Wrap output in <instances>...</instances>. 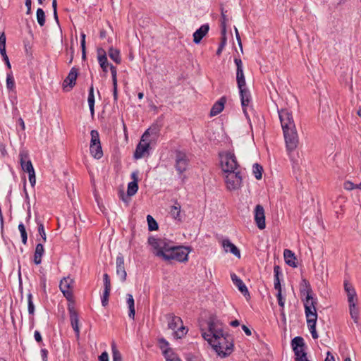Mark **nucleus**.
Here are the masks:
<instances>
[{
    "label": "nucleus",
    "instance_id": "f257e3e1",
    "mask_svg": "<svg viewBox=\"0 0 361 361\" xmlns=\"http://www.w3.org/2000/svg\"><path fill=\"white\" fill-rule=\"evenodd\" d=\"M305 283V288L300 290L302 295L305 296L303 300L305 313L307 319L317 318V313L316 310V305L317 304V298H314L312 295V290L310 283L303 280Z\"/></svg>",
    "mask_w": 361,
    "mask_h": 361
},
{
    "label": "nucleus",
    "instance_id": "f03ea898",
    "mask_svg": "<svg viewBox=\"0 0 361 361\" xmlns=\"http://www.w3.org/2000/svg\"><path fill=\"white\" fill-rule=\"evenodd\" d=\"M159 129L157 127L149 128L144 133L140 142L136 147L134 153L135 159H141L144 157L145 153L148 152L151 142L157 139Z\"/></svg>",
    "mask_w": 361,
    "mask_h": 361
},
{
    "label": "nucleus",
    "instance_id": "7ed1b4c3",
    "mask_svg": "<svg viewBox=\"0 0 361 361\" xmlns=\"http://www.w3.org/2000/svg\"><path fill=\"white\" fill-rule=\"evenodd\" d=\"M148 243L153 247L154 254L159 257L163 258V259L166 254L169 252L173 245V242L168 239L156 238L154 237H149Z\"/></svg>",
    "mask_w": 361,
    "mask_h": 361
},
{
    "label": "nucleus",
    "instance_id": "20e7f679",
    "mask_svg": "<svg viewBox=\"0 0 361 361\" xmlns=\"http://www.w3.org/2000/svg\"><path fill=\"white\" fill-rule=\"evenodd\" d=\"M202 336L204 340L208 341V343L212 346V348L218 353L219 355L226 357L230 355L233 351V344L232 343H228L226 347H224L222 346V343L221 341H218V343L214 342L212 334H211L209 331V333L203 332Z\"/></svg>",
    "mask_w": 361,
    "mask_h": 361
},
{
    "label": "nucleus",
    "instance_id": "39448f33",
    "mask_svg": "<svg viewBox=\"0 0 361 361\" xmlns=\"http://www.w3.org/2000/svg\"><path fill=\"white\" fill-rule=\"evenodd\" d=\"M221 166L224 173L237 171L239 166L235 154L231 152L220 154Z\"/></svg>",
    "mask_w": 361,
    "mask_h": 361
},
{
    "label": "nucleus",
    "instance_id": "423d86ee",
    "mask_svg": "<svg viewBox=\"0 0 361 361\" xmlns=\"http://www.w3.org/2000/svg\"><path fill=\"white\" fill-rule=\"evenodd\" d=\"M188 250L184 246H175L173 245L169 252L166 254L164 260H176L180 262H187L188 260Z\"/></svg>",
    "mask_w": 361,
    "mask_h": 361
},
{
    "label": "nucleus",
    "instance_id": "0eeeda50",
    "mask_svg": "<svg viewBox=\"0 0 361 361\" xmlns=\"http://www.w3.org/2000/svg\"><path fill=\"white\" fill-rule=\"evenodd\" d=\"M291 345L295 356V361H310L305 351V342L300 336L295 337L291 341Z\"/></svg>",
    "mask_w": 361,
    "mask_h": 361
},
{
    "label": "nucleus",
    "instance_id": "6e6552de",
    "mask_svg": "<svg viewBox=\"0 0 361 361\" xmlns=\"http://www.w3.org/2000/svg\"><path fill=\"white\" fill-rule=\"evenodd\" d=\"M278 114L283 130L296 128L291 111L281 109H278Z\"/></svg>",
    "mask_w": 361,
    "mask_h": 361
},
{
    "label": "nucleus",
    "instance_id": "1a4fd4ad",
    "mask_svg": "<svg viewBox=\"0 0 361 361\" xmlns=\"http://www.w3.org/2000/svg\"><path fill=\"white\" fill-rule=\"evenodd\" d=\"M287 151L290 153L295 150L298 144L296 128L283 130Z\"/></svg>",
    "mask_w": 361,
    "mask_h": 361
},
{
    "label": "nucleus",
    "instance_id": "9d476101",
    "mask_svg": "<svg viewBox=\"0 0 361 361\" xmlns=\"http://www.w3.org/2000/svg\"><path fill=\"white\" fill-rule=\"evenodd\" d=\"M226 183L230 190H237L240 187L242 177L239 171L226 173Z\"/></svg>",
    "mask_w": 361,
    "mask_h": 361
},
{
    "label": "nucleus",
    "instance_id": "9b49d317",
    "mask_svg": "<svg viewBox=\"0 0 361 361\" xmlns=\"http://www.w3.org/2000/svg\"><path fill=\"white\" fill-rule=\"evenodd\" d=\"M73 283V279L69 277L63 278L60 281L59 288L63 295L66 298L67 300H71L73 298V292H72V284Z\"/></svg>",
    "mask_w": 361,
    "mask_h": 361
},
{
    "label": "nucleus",
    "instance_id": "f8f14e48",
    "mask_svg": "<svg viewBox=\"0 0 361 361\" xmlns=\"http://www.w3.org/2000/svg\"><path fill=\"white\" fill-rule=\"evenodd\" d=\"M188 159L186 154L180 151L176 152L175 167L178 173H182L186 171Z\"/></svg>",
    "mask_w": 361,
    "mask_h": 361
},
{
    "label": "nucleus",
    "instance_id": "ddd939ff",
    "mask_svg": "<svg viewBox=\"0 0 361 361\" xmlns=\"http://www.w3.org/2000/svg\"><path fill=\"white\" fill-rule=\"evenodd\" d=\"M255 221L259 229L262 230L266 227L264 209L261 204H257L255 207Z\"/></svg>",
    "mask_w": 361,
    "mask_h": 361
},
{
    "label": "nucleus",
    "instance_id": "4468645a",
    "mask_svg": "<svg viewBox=\"0 0 361 361\" xmlns=\"http://www.w3.org/2000/svg\"><path fill=\"white\" fill-rule=\"evenodd\" d=\"M116 274L122 282L126 281L127 273L124 267V257L121 253H119L116 257Z\"/></svg>",
    "mask_w": 361,
    "mask_h": 361
},
{
    "label": "nucleus",
    "instance_id": "2eb2a0df",
    "mask_svg": "<svg viewBox=\"0 0 361 361\" xmlns=\"http://www.w3.org/2000/svg\"><path fill=\"white\" fill-rule=\"evenodd\" d=\"M239 92L243 113L245 115V116L247 117L246 108L248 106L250 101V93L249 90L247 88H245V87H241V89H239Z\"/></svg>",
    "mask_w": 361,
    "mask_h": 361
},
{
    "label": "nucleus",
    "instance_id": "dca6fc26",
    "mask_svg": "<svg viewBox=\"0 0 361 361\" xmlns=\"http://www.w3.org/2000/svg\"><path fill=\"white\" fill-rule=\"evenodd\" d=\"M20 163L23 171L30 173L31 171H34V168L31 161L28 158V154L25 152H20Z\"/></svg>",
    "mask_w": 361,
    "mask_h": 361
},
{
    "label": "nucleus",
    "instance_id": "f3484780",
    "mask_svg": "<svg viewBox=\"0 0 361 361\" xmlns=\"http://www.w3.org/2000/svg\"><path fill=\"white\" fill-rule=\"evenodd\" d=\"M78 69L75 67H73L68 76L66 78V79L63 80V86L66 87L67 86L69 87L70 90L72 89L75 85L78 77Z\"/></svg>",
    "mask_w": 361,
    "mask_h": 361
},
{
    "label": "nucleus",
    "instance_id": "a211bd4d",
    "mask_svg": "<svg viewBox=\"0 0 361 361\" xmlns=\"http://www.w3.org/2000/svg\"><path fill=\"white\" fill-rule=\"evenodd\" d=\"M69 313H70V320L71 323V326L75 333V336L77 338H79L80 336V329H79V319L78 315L76 311L73 309H69Z\"/></svg>",
    "mask_w": 361,
    "mask_h": 361
},
{
    "label": "nucleus",
    "instance_id": "6ab92c4d",
    "mask_svg": "<svg viewBox=\"0 0 361 361\" xmlns=\"http://www.w3.org/2000/svg\"><path fill=\"white\" fill-rule=\"evenodd\" d=\"M209 30L208 24L202 25L199 29H197L193 34V42L195 44H199L202 38L207 34Z\"/></svg>",
    "mask_w": 361,
    "mask_h": 361
},
{
    "label": "nucleus",
    "instance_id": "aec40b11",
    "mask_svg": "<svg viewBox=\"0 0 361 361\" xmlns=\"http://www.w3.org/2000/svg\"><path fill=\"white\" fill-rule=\"evenodd\" d=\"M222 246L226 252H231L238 258L240 257V252L239 249L232 243L228 239H225L222 241Z\"/></svg>",
    "mask_w": 361,
    "mask_h": 361
},
{
    "label": "nucleus",
    "instance_id": "412c9836",
    "mask_svg": "<svg viewBox=\"0 0 361 361\" xmlns=\"http://www.w3.org/2000/svg\"><path fill=\"white\" fill-rule=\"evenodd\" d=\"M97 54H98V62L102 69V71L105 73L108 71L107 68L108 67L111 65L109 64L106 51L102 49L99 48L97 49Z\"/></svg>",
    "mask_w": 361,
    "mask_h": 361
},
{
    "label": "nucleus",
    "instance_id": "4be33fe9",
    "mask_svg": "<svg viewBox=\"0 0 361 361\" xmlns=\"http://www.w3.org/2000/svg\"><path fill=\"white\" fill-rule=\"evenodd\" d=\"M283 257L285 262L291 267L295 268L298 267L297 258L293 252L290 250L285 249L283 251Z\"/></svg>",
    "mask_w": 361,
    "mask_h": 361
},
{
    "label": "nucleus",
    "instance_id": "5701e85b",
    "mask_svg": "<svg viewBox=\"0 0 361 361\" xmlns=\"http://www.w3.org/2000/svg\"><path fill=\"white\" fill-rule=\"evenodd\" d=\"M231 279L234 285L238 287V290L242 293L244 296L249 295L248 290L243 283V281L237 276L235 274L231 275Z\"/></svg>",
    "mask_w": 361,
    "mask_h": 361
},
{
    "label": "nucleus",
    "instance_id": "b1692460",
    "mask_svg": "<svg viewBox=\"0 0 361 361\" xmlns=\"http://www.w3.org/2000/svg\"><path fill=\"white\" fill-rule=\"evenodd\" d=\"M344 289L347 293L348 302H357V294L353 286L347 281H344Z\"/></svg>",
    "mask_w": 361,
    "mask_h": 361
},
{
    "label": "nucleus",
    "instance_id": "393cba45",
    "mask_svg": "<svg viewBox=\"0 0 361 361\" xmlns=\"http://www.w3.org/2000/svg\"><path fill=\"white\" fill-rule=\"evenodd\" d=\"M226 102V99L224 97H221L219 100L216 102L211 109L210 116H215L220 114L224 108Z\"/></svg>",
    "mask_w": 361,
    "mask_h": 361
},
{
    "label": "nucleus",
    "instance_id": "a878e982",
    "mask_svg": "<svg viewBox=\"0 0 361 361\" xmlns=\"http://www.w3.org/2000/svg\"><path fill=\"white\" fill-rule=\"evenodd\" d=\"M110 71L112 76V82H113V95L114 100L116 102L118 100V84H117V71L116 68L111 65Z\"/></svg>",
    "mask_w": 361,
    "mask_h": 361
},
{
    "label": "nucleus",
    "instance_id": "bb28decb",
    "mask_svg": "<svg viewBox=\"0 0 361 361\" xmlns=\"http://www.w3.org/2000/svg\"><path fill=\"white\" fill-rule=\"evenodd\" d=\"M348 304L350 317L355 324H358L359 309L357 307L356 302H348Z\"/></svg>",
    "mask_w": 361,
    "mask_h": 361
},
{
    "label": "nucleus",
    "instance_id": "cd10ccee",
    "mask_svg": "<svg viewBox=\"0 0 361 361\" xmlns=\"http://www.w3.org/2000/svg\"><path fill=\"white\" fill-rule=\"evenodd\" d=\"M44 252V246L42 243H38L36 245L34 254V262L36 264H39L42 262V257Z\"/></svg>",
    "mask_w": 361,
    "mask_h": 361
},
{
    "label": "nucleus",
    "instance_id": "c85d7f7f",
    "mask_svg": "<svg viewBox=\"0 0 361 361\" xmlns=\"http://www.w3.org/2000/svg\"><path fill=\"white\" fill-rule=\"evenodd\" d=\"M168 319V326L172 330H175L178 328L179 324L182 323V320L179 317L174 316L172 314L167 315Z\"/></svg>",
    "mask_w": 361,
    "mask_h": 361
},
{
    "label": "nucleus",
    "instance_id": "c756f323",
    "mask_svg": "<svg viewBox=\"0 0 361 361\" xmlns=\"http://www.w3.org/2000/svg\"><path fill=\"white\" fill-rule=\"evenodd\" d=\"M90 152L94 158L97 159H101L103 156V151L102 149L101 143L97 145L96 144L93 146L90 145Z\"/></svg>",
    "mask_w": 361,
    "mask_h": 361
},
{
    "label": "nucleus",
    "instance_id": "7c9ffc66",
    "mask_svg": "<svg viewBox=\"0 0 361 361\" xmlns=\"http://www.w3.org/2000/svg\"><path fill=\"white\" fill-rule=\"evenodd\" d=\"M87 102L89 104L90 111L92 116H94V87L92 84L88 94Z\"/></svg>",
    "mask_w": 361,
    "mask_h": 361
},
{
    "label": "nucleus",
    "instance_id": "2f4dec72",
    "mask_svg": "<svg viewBox=\"0 0 361 361\" xmlns=\"http://www.w3.org/2000/svg\"><path fill=\"white\" fill-rule=\"evenodd\" d=\"M108 55L111 60L116 63L119 64L121 62V58L120 56V51L118 49L114 47H110L108 50Z\"/></svg>",
    "mask_w": 361,
    "mask_h": 361
},
{
    "label": "nucleus",
    "instance_id": "473e14b6",
    "mask_svg": "<svg viewBox=\"0 0 361 361\" xmlns=\"http://www.w3.org/2000/svg\"><path fill=\"white\" fill-rule=\"evenodd\" d=\"M127 304L129 308L128 316L130 318L134 319L135 314V302L133 295L130 293L127 294Z\"/></svg>",
    "mask_w": 361,
    "mask_h": 361
},
{
    "label": "nucleus",
    "instance_id": "72a5a7b5",
    "mask_svg": "<svg viewBox=\"0 0 361 361\" xmlns=\"http://www.w3.org/2000/svg\"><path fill=\"white\" fill-rule=\"evenodd\" d=\"M227 11H224V8H221V35H226V25L228 22L229 19L226 16V13Z\"/></svg>",
    "mask_w": 361,
    "mask_h": 361
},
{
    "label": "nucleus",
    "instance_id": "f704fd0d",
    "mask_svg": "<svg viewBox=\"0 0 361 361\" xmlns=\"http://www.w3.org/2000/svg\"><path fill=\"white\" fill-rule=\"evenodd\" d=\"M212 334V337L214 338V343H218V341H221L222 343V346L226 341V338L224 337V334L221 327L216 329Z\"/></svg>",
    "mask_w": 361,
    "mask_h": 361
},
{
    "label": "nucleus",
    "instance_id": "c9c22d12",
    "mask_svg": "<svg viewBox=\"0 0 361 361\" xmlns=\"http://www.w3.org/2000/svg\"><path fill=\"white\" fill-rule=\"evenodd\" d=\"M317 318L307 319V326L314 339L318 338V334L316 331V324Z\"/></svg>",
    "mask_w": 361,
    "mask_h": 361
},
{
    "label": "nucleus",
    "instance_id": "e433bc0d",
    "mask_svg": "<svg viewBox=\"0 0 361 361\" xmlns=\"http://www.w3.org/2000/svg\"><path fill=\"white\" fill-rule=\"evenodd\" d=\"M221 324H219V320L215 316H211L208 320V328L209 331L212 334L216 329L220 328Z\"/></svg>",
    "mask_w": 361,
    "mask_h": 361
},
{
    "label": "nucleus",
    "instance_id": "4c0bfd02",
    "mask_svg": "<svg viewBox=\"0 0 361 361\" xmlns=\"http://www.w3.org/2000/svg\"><path fill=\"white\" fill-rule=\"evenodd\" d=\"M180 209H181L180 204L177 201H176L174 203V205H173L171 207V210H170V213L173 219H175L176 220H180Z\"/></svg>",
    "mask_w": 361,
    "mask_h": 361
},
{
    "label": "nucleus",
    "instance_id": "58836bf2",
    "mask_svg": "<svg viewBox=\"0 0 361 361\" xmlns=\"http://www.w3.org/2000/svg\"><path fill=\"white\" fill-rule=\"evenodd\" d=\"M164 355L166 361H181L179 357L173 353L171 348H166L164 350Z\"/></svg>",
    "mask_w": 361,
    "mask_h": 361
},
{
    "label": "nucleus",
    "instance_id": "ea45409f",
    "mask_svg": "<svg viewBox=\"0 0 361 361\" xmlns=\"http://www.w3.org/2000/svg\"><path fill=\"white\" fill-rule=\"evenodd\" d=\"M236 81L238 89H241V87H245L246 82L243 70H239L236 71Z\"/></svg>",
    "mask_w": 361,
    "mask_h": 361
},
{
    "label": "nucleus",
    "instance_id": "a19ab883",
    "mask_svg": "<svg viewBox=\"0 0 361 361\" xmlns=\"http://www.w3.org/2000/svg\"><path fill=\"white\" fill-rule=\"evenodd\" d=\"M36 15L38 24L41 27L44 26L46 21V16L43 9L41 8H37Z\"/></svg>",
    "mask_w": 361,
    "mask_h": 361
},
{
    "label": "nucleus",
    "instance_id": "79ce46f5",
    "mask_svg": "<svg viewBox=\"0 0 361 361\" xmlns=\"http://www.w3.org/2000/svg\"><path fill=\"white\" fill-rule=\"evenodd\" d=\"M138 190V184L135 181H131L128 185L127 195L133 196Z\"/></svg>",
    "mask_w": 361,
    "mask_h": 361
},
{
    "label": "nucleus",
    "instance_id": "37998d69",
    "mask_svg": "<svg viewBox=\"0 0 361 361\" xmlns=\"http://www.w3.org/2000/svg\"><path fill=\"white\" fill-rule=\"evenodd\" d=\"M263 168L259 164H255L252 166V173L257 180H260L262 176Z\"/></svg>",
    "mask_w": 361,
    "mask_h": 361
},
{
    "label": "nucleus",
    "instance_id": "c03bdc74",
    "mask_svg": "<svg viewBox=\"0 0 361 361\" xmlns=\"http://www.w3.org/2000/svg\"><path fill=\"white\" fill-rule=\"evenodd\" d=\"M147 221L148 224V228L149 231H152L158 229V224L151 215L147 216Z\"/></svg>",
    "mask_w": 361,
    "mask_h": 361
},
{
    "label": "nucleus",
    "instance_id": "a18cd8bd",
    "mask_svg": "<svg viewBox=\"0 0 361 361\" xmlns=\"http://www.w3.org/2000/svg\"><path fill=\"white\" fill-rule=\"evenodd\" d=\"M91 135V140H90V145L93 146L96 144H100V139H99V135L97 130H92L90 132Z\"/></svg>",
    "mask_w": 361,
    "mask_h": 361
},
{
    "label": "nucleus",
    "instance_id": "49530a36",
    "mask_svg": "<svg viewBox=\"0 0 361 361\" xmlns=\"http://www.w3.org/2000/svg\"><path fill=\"white\" fill-rule=\"evenodd\" d=\"M113 361H122V356L119 350L117 349L115 343L111 344Z\"/></svg>",
    "mask_w": 361,
    "mask_h": 361
},
{
    "label": "nucleus",
    "instance_id": "de8ad7c7",
    "mask_svg": "<svg viewBox=\"0 0 361 361\" xmlns=\"http://www.w3.org/2000/svg\"><path fill=\"white\" fill-rule=\"evenodd\" d=\"M6 87L9 90H13L15 88V80L12 73H7L6 75Z\"/></svg>",
    "mask_w": 361,
    "mask_h": 361
},
{
    "label": "nucleus",
    "instance_id": "09e8293b",
    "mask_svg": "<svg viewBox=\"0 0 361 361\" xmlns=\"http://www.w3.org/2000/svg\"><path fill=\"white\" fill-rule=\"evenodd\" d=\"M18 230L20 233V235H21V238H22V242L24 245H25L27 243V232H26V229H25V227L24 226V224L23 223H20L19 225H18Z\"/></svg>",
    "mask_w": 361,
    "mask_h": 361
},
{
    "label": "nucleus",
    "instance_id": "8fccbe9b",
    "mask_svg": "<svg viewBox=\"0 0 361 361\" xmlns=\"http://www.w3.org/2000/svg\"><path fill=\"white\" fill-rule=\"evenodd\" d=\"M27 305H28V312L30 314H33L35 312V305L32 302V295L31 293L27 295Z\"/></svg>",
    "mask_w": 361,
    "mask_h": 361
},
{
    "label": "nucleus",
    "instance_id": "3c124183",
    "mask_svg": "<svg viewBox=\"0 0 361 361\" xmlns=\"http://www.w3.org/2000/svg\"><path fill=\"white\" fill-rule=\"evenodd\" d=\"M36 222H37V224L38 225V232H39V234L41 235V237L42 238L43 240L45 242L46 240H47V238H46V233H45L44 225H43L42 223H41L37 219H36Z\"/></svg>",
    "mask_w": 361,
    "mask_h": 361
},
{
    "label": "nucleus",
    "instance_id": "603ef678",
    "mask_svg": "<svg viewBox=\"0 0 361 361\" xmlns=\"http://www.w3.org/2000/svg\"><path fill=\"white\" fill-rule=\"evenodd\" d=\"M276 298H277V300H278L279 305L282 308V310L281 311V315L283 317H285V314H284V311H283L284 305H285V300H284V299L282 297V293H277Z\"/></svg>",
    "mask_w": 361,
    "mask_h": 361
},
{
    "label": "nucleus",
    "instance_id": "864d4df0",
    "mask_svg": "<svg viewBox=\"0 0 361 361\" xmlns=\"http://www.w3.org/2000/svg\"><path fill=\"white\" fill-rule=\"evenodd\" d=\"M344 188L347 190H351L355 188H359L361 190V186H360V184H354L350 181H346L344 183Z\"/></svg>",
    "mask_w": 361,
    "mask_h": 361
},
{
    "label": "nucleus",
    "instance_id": "5fc2aeb1",
    "mask_svg": "<svg viewBox=\"0 0 361 361\" xmlns=\"http://www.w3.org/2000/svg\"><path fill=\"white\" fill-rule=\"evenodd\" d=\"M104 279V290L110 291L111 290V281L109 276L107 274H104L103 276Z\"/></svg>",
    "mask_w": 361,
    "mask_h": 361
},
{
    "label": "nucleus",
    "instance_id": "6e6d98bb",
    "mask_svg": "<svg viewBox=\"0 0 361 361\" xmlns=\"http://www.w3.org/2000/svg\"><path fill=\"white\" fill-rule=\"evenodd\" d=\"M226 41H227V38H226V35H221V43L219 44V47L216 51V54L217 55H220L221 51H222V49L223 48L225 47L226 44Z\"/></svg>",
    "mask_w": 361,
    "mask_h": 361
},
{
    "label": "nucleus",
    "instance_id": "4d7b16f0",
    "mask_svg": "<svg viewBox=\"0 0 361 361\" xmlns=\"http://www.w3.org/2000/svg\"><path fill=\"white\" fill-rule=\"evenodd\" d=\"M159 343L160 345V348L161 349L162 352L164 353V350L166 348H170L169 347V342L164 339V338L159 339Z\"/></svg>",
    "mask_w": 361,
    "mask_h": 361
},
{
    "label": "nucleus",
    "instance_id": "13d9d810",
    "mask_svg": "<svg viewBox=\"0 0 361 361\" xmlns=\"http://www.w3.org/2000/svg\"><path fill=\"white\" fill-rule=\"evenodd\" d=\"M109 294L110 291L104 290L103 295L102 297V304L104 307L108 304Z\"/></svg>",
    "mask_w": 361,
    "mask_h": 361
},
{
    "label": "nucleus",
    "instance_id": "bf43d9fd",
    "mask_svg": "<svg viewBox=\"0 0 361 361\" xmlns=\"http://www.w3.org/2000/svg\"><path fill=\"white\" fill-rule=\"evenodd\" d=\"M185 328L184 326H181L178 329L177 331H175L174 334L175 336L178 338H180L182 336H183L186 334Z\"/></svg>",
    "mask_w": 361,
    "mask_h": 361
},
{
    "label": "nucleus",
    "instance_id": "052dcab7",
    "mask_svg": "<svg viewBox=\"0 0 361 361\" xmlns=\"http://www.w3.org/2000/svg\"><path fill=\"white\" fill-rule=\"evenodd\" d=\"M281 269L279 265H275L274 267V282L277 281H280L279 274H281Z\"/></svg>",
    "mask_w": 361,
    "mask_h": 361
},
{
    "label": "nucleus",
    "instance_id": "680f3d73",
    "mask_svg": "<svg viewBox=\"0 0 361 361\" xmlns=\"http://www.w3.org/2000/svg\"><path fill=\"white\" fill-rule=\"evenodd\" d=\"M29 180L31 185L33 187L36 183V178H35V172L31 171L30 173H28Z\"/></svg>",
    "mask_w": 361,
    "mask_h": 361
},
{
    "label": "nucleus",
    "instance_id": "e2e57ef3",
    "mask_svg": "<svg viewBox=\"0 0 361 361\" xmlns=\"http://www.w3.org/2000/svg\"><path fill=\"white\" fill-rule=\"evenodd\" d=\"M234 62L237 67V71L243 70V62L242 60L239 58H235L234 59Z\"/></svg>",
    "mask_w": 361,
    "mask_h": 361
},
{
    "label": "nucleus",
    "instance_id": "0e129e2a",
    "mask_svg": "<svg viewBox=\"0 0 361 361\" xmlns=\"http://www.w3.org/2000/svg\"><path fill=\"white\" fill-rule=\"evenodd\" d=\"M99 361H109V355L108 353L104 351L103 352L99 357Z\"/></svg>",
    "mask_w": 361,
    "mask_h": 361
},
{
    "label": "nucleus",
    "instance_id": "69168bd1",
    "mask_svg": "<svg viewBox=\"0 0 361 361\" xmlns=\"http://www.w3.org/2000/svg\"><path fill=\"white\" fill-rule=\"evenodd\" d=\"M34 337H35V341L38 343H39L42 341V336H41L39 331H35Z\"/></svg>",
    "mask_w": 361,
    "mask_h": 361
},
{
    "label": "nucleus",
    "instance_id": "338daca9",
    "mask_svg": "<svg viewBox=\"0 0 361 361\" xmlns=\"http://www.w3.org/2000/svg\"><path fill=\"white\" fill-rule=\"evenodd\" d=\"M41 355L43 361H47L48 351L46 349L41 350Z\"/></svg>",
    "mask_w": 361,
    "mask_h": 361
},
{
    "label": "nucleus",
    "instance_id": "774afa93",
    "mask_svg": "<svg viewBox=\"0 0 361 361\" xmlns=\"http://www.w3.org/2000/svg\"><path fill=\"white\" fill-rule=\"evenodd\" d=\"M324 361H335L334 355L329 351L326 353V357Z\"/></svg>",
    "mask_w": 361,
    "mask_h": 361
}]
</instances>
